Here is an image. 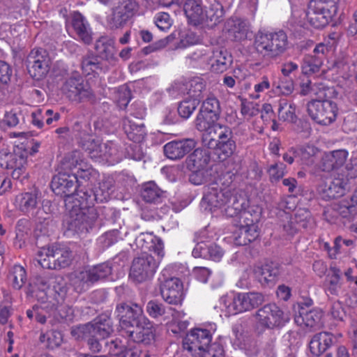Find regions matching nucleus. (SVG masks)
<instances>
[{
    "label": "nucleus",
    "instance_id": "f257e3e1",
    "mask_svg": "<svg viewBox=\"0 0 357 357\" xmlns=\"http://www.w3.org/2000/svg\"><path fill=\"white\" fill-rule=\"evenodd\" d=\"M246 206L245 199L231 187L209 186L201 202V207L215 215L239 216L238 228L231 236L233 243L239 246L245 245L259 236L258 225L245 211Z\"/></svg>",
    "mask_w": 357,
    "mask_h": 357
},
{
    "label": "nucleus",
    "instance_id": "f03ea898",
    "mask_svg": "<svg viewBox=\"0 0 357 357\" xmlns=\"http://www.w3.org/2000/svg\"><path fill=\"white\" fill-rule=\"evenodd\" d=\"M76 176L73 173L59 172L52 181V190L58 195H63L65 205L68 211L66 219L68 229L76 233L87 231L97 219V214L89 204L91 198L85 192H74L77 189Z\"/></svg>",
    "mask_w": 357,
    "mask_h": 357
},
{
    "label": "nucleus",
    "instance_id": "7ed1b4c3",
    "mask_svg": "<svg viewBox=\"0 0 357 357\" xmlns=\"http://www.w3.org/2000/svg\"><path fill=\"white\" fill-rule=\"evenodd\" d=\"M121 335L135 342L149 344L154 338L155 329L150 320L144 315L141 306L121 303L116 308Z\"/></svg>",
    "mask_w": 357,
    "mask_h": 357
},
{
    "label": "nucleus",
    "instance_id": "20e7f679",
    "mask_svg": "<svg viewBox=\"0 0 357 357\" xmlns=\"http://www.w3.org/2000/svg\"><path fill=\"white\" fill-rule=\"evenodd\" d=\"M291 5V16L294 22L303 25L301 14L312 26L317 29L324 27L332 20L337 11V0H312L306 12L302 13L297 8L301 0H289Z\"/></svg>",
    "mask_w": 357,
    "mask_h": 357
},
{
    "label": "nucleus",
    "instance_id": "39448f33",
    "mask_svg": "<svg viewBox=\"0 0 357 357\" xmlns=\"http://www.w3.org/2000/svg\"><path fill=\"white\" fill-rule=\"evenodd\" d=\"M29 152L23 146H15L13 153L6 150L0 151V167L10 170L13 179L21 182L29 178L28 172Z\"/></svg>",
    "mask_w": 357,
    "mask_h": 357
},
{
    "label": "nucleus",
    "instance_id": "423d86ee",
    "mask_svg": "<svg viewBox=\"0 0 357 357\" xmlns=\"http://www.w3.org/2000/svg\"><path fill=\"white\" fill-rule=\"evenodd\" d=\"M112 268L108 264H101L92 268L73 272L70 275V284L77 292L89 289L96 282L111 274Z\"/></svg>",
    "mask_w": 357,
    "mask_h": 357
},
{
    "label": "nucleus",
    "instance_id": "0eeeda50",
    "mask_svg": "<svg viewBox=\"0 0 357 357\" xmlns=\"http://www.w3.org/2000/svg\"><path fill=\"white\" fill-rule=\"evenodd\" d=\"M168 268H164L158 278L160 293L162 299L169 305H181L185 297L183 284L176 277H170Z\"/></svg>",
    "mask_w": 357,
    "mask_h": 357
},
{
    "label": "nucleus",
    "instance_id": "6e6552de",
    "mask_svg": "<svg viewBox=\"0 0 357 357\" xmlns=\"http://www.w3.org/2000/svg\"><path fill=\"white\" fill-rule=\"evenodd\" d=\"M162 258L155 259L148 253H142L133 259L130 271V278L141 283L151 279L155 275Z\"/></svg>",
    "mask_w": 357,
    "mask_h": 357
},
{
    "label": "nucleus",
    "instance_id": "1a4fd4ad",
    "mask_svg": "<svg viewBox=\"0 0 357 357\" xmlns=\"http://www.w3.org/2000/svg\"><path fill=\"white\" fill-rule=\"evenodd\" d=\"M307 111L314 121L324 126L333 123L338 114L337 104L329 100L311 101L307 105Z\"/></svg>",
    "mask_w": 357,
    "mask_h": 357
},
{
    "label": "nucleus",
    "instance_id": "9d476101",
    "mask_svg": "<svg viewBox=\"0 0 357 357\" xmlns=\"http://www.w3.org/2000/svg\"><path fill=\"white\" fill-rule=\"evenodd\" d=\"M86 150L92 159L105 161L112 165L122 158L117 145L112 142L101 144L98 140H93L87 145Z\"/></svg>",
    "mask_w": 357,
    "mask_h": 357
},
{
    "label": "nucleus",
    "instance_id": "9b49d317",
    "mask_svg": "<svg viewBox=\"0 0 357 357\" xmlns=\"http://www.w3.org/2000/svg\"><path fill=\"white\" fill-rule=\"evenodd\" d=\"M255 320L259 332L279 326L287 321L282 310L275 304H268L260 308L256 314Z\"/></svg>",
    "mask_w": 357,
    "mask_h": 357
},
{
    "label": "nucleus",
    "instance_id": "f8f14e48",
    "mask_svg": "<svg viewBox=\"0 0 357 357\" xmlns=\"http://www.w3.org/2000/svg\"><path fill=\"white\" fill-rule=\"evenodd\" d=\"M209 327L208 329L197 328L191 330L183 341V349L192 355H197V351L207 347L216 329L214 324H210Z\"/></svg>",
    "mask_w": 357,
    "mask_h": 357
},
{
    "label": "nucleus",
    "instance_id": "ddd939ff",
    "mask_svg": "<svg viewBox=\"0 0 357 357\" xmlns=\"http://www.w3.org/2000/svg\"><path fill=\"white\" fill-rule=\"evenodd\" d=\"M188 86H190L188 97L182 100L178 107L179 115L184 119H188L193 113L202 98V91L205 87L199 78L190 80L187 84Z\"/></svg>",
    "mask_w": 357,
    "mask_h": 357
},
{
    "label": "nucleus",
    "instance_id": "4468645a",
    "mask_svg": "<svg viewBox=\"0 0 357 357\" xmlns=\"http://www.w3.org/2000/svg\"><path fill=\"white\" fill-rule=\"evenodd\" d=\"M27 68L32 77L42 79L50 68V58L46 51L43 49L32 50L27 57Z\"/></svg>",
    "mask_w": 357,
    "mask_h": 357
},
{
    "label": "nucleus",
    "instance_id": "2eb2a0df",
    "mask_svg": "<svg viewBox=\"0 0 357 357\" xmlns=\"http://www.w3.org/2000/svg\"><path fill=\"white\" fill-rule=\"evenodd\" d=\"M61 90L73 101H82L90 98L92 96L90 87L84 84L82 78L79 75L68 79Z\"/></svg>",
    "mask_w": 357,
    "mask_h": 357
},
{
    "label": "nucleus",
    "instance_id": "dca6fc26",
    "mask_svg": "<svg viewBox=\"0 0 357 357\" xmlns=\"http://www.w3.org/2000/svg\"><path fill=\"white\" fill-rule=\"evenodd\" d=\"M93 333L100 339L108 337L113 332L111 319L105 315L100 317L93 323L73 329L72 335L75 336L79 333Z\"/></svg>",
    "mask_w": 357,
    "mask_h": 357
},
{
    "label": "nucleus",
    "instance_id": "f3484780",
    "mask_svg": "<svg viewBox=\"0 0 357 357\" xmlns=\"http://www.w3.org/2000/svg\"><path fill=\"white\" fill-rule=\"evenodd\" d=\"M137 8V4L135 0H124L113 10L112 15L107 17V22L112 28H118L134 14Z\"/></svg>",
    "mask_w": 357,
    "mask_h": 357
},
{
    "label": "nucleus",
    "instance_id": "a211bd4d",
    "mask_svg": "<svg viewBox=\"0 0 357 357\" xmlns=\"http://www.w3.org/2000/svg\"><path fill=\"white\" fill-rule=\"evenodd\" d=\"M197 142L193 139L174 140L164 146V153L170 160H179L195 148Z\"/></svg>",
    "mask_w": 357,
    "mask_h": 357
},
{
    "label": "nucleus",
    "instance_id": "6ab92c4d",
    "mask_svg": "<svg viewBox=\"0 0 357 357\" xmlns=\"http://www.w3.org/2000/svg\"><path fill=\"white\" fill-rule=\"evenodd\" d=\"M231 55L223 48H212L208 66L209 70L213 73H222L225 72L232 64Z\"/></svg>",
    "mask_w": 357,
    "mask_h": 357
},
{
    "label": "nucleus",
    "instance_id": "aec40b11",
    "mask_svg": "<svg viewBox=\"0 0 357 357\" xmlns=\"http://www.w3.org/2000/svg\"><path fill=\"white\" fill-rule=\"evenodd\" d=\"M138 248L146 253V250H153L159 258L164 256V245L161 239L158 238L151 233H142L135 239Z\"/></svg>",
    "mask_w": 357,
    "mask_h": 357
},
{
    "label": "nucleus",
    "instance_id": "412c9836",
    "mask_svg": "<svg viewBox=\"0 0 357 357\" xmlns=\"http://www.w3.org/2000/svg\"><path fill=\"white\" fill-rule=\"evenodd\" d=\"M348 155L344 149L325 153L321 158L320 169L324 172L337 170L344 164Z\"/></svg>",
    "mask_w": 357,
    "mask_h": 357
},
{
    "label": "nucleus",
    "instance_id": "4be33fe9",
    "mask_svg": "<svg viewBox=\"0 0 357 357\" xmlns=\"http://www.w3.org/2000/svg\"><path fill=\"white\" fill-rule=\"evenodd\" d=\"M347 183L343 178H335L329 183H324L318 188V192L324 199H331L342 196L347 190Z\"/></svg>",
    "mask_w": 357,
    "mask_h": 357
},
{
    "label": "nucleus",
    "instance_id": "5701e85b",
    "mask_svg": "<svg viewBox=\"0 0 357 357\" xmlns=\"http://www.w3.org/2000/svg\"><path fill=\"white\" fill-rule=\"evenodd\" d=\"M232 131L229 127L218 122L211 131L206 134L202 143L208 149H215L217 142L227 140L232 137Z\"/></svg>",
    "mask_w": 357,
    "mask_h": 357
},
{
    "label": "nucleus",
    "instance_id": "b1692460",
    "mask_svg": "<svg viewBox=\"0 0 357 357\" xmlns=\"http://www.w3.org/2000/svg\"><path fill=\"white\" fill-rule=\"evenodd\" d=\"M323 312L320 309L308 310L306 307L298 305V312L295 316V322L302 326L314 327L319 324Z\"/></svg>",
    "mask_w": 357,
    "mask_h": 357
},
{
    "label": "nucleus",
    "instance_id": "393cba45",
    "mask_svg": "<svg viewBox=\"0 0 357 357\" xmlns=\"http://www.w3.org/2000/svg\"><path fill=\"white\" fill-rule=\"evenodd\" d=\"M72 26L77 37L86 44H89L92 40V33L89 24L85 17L79 12L72 14Z\"/></svg>",
    "mask_w": 357,
    "mask_h": 357
},
{
    "label": "nucleus",
    "instance_id": "a878e982",
    "mask_svg": "<svg viewBox=\"0 0 357 357\" xmlns=\"http://www.w3.org/2000/svg\"><path fill=\"white\" fill-rule=\"evenodd\" d=\"M38 202V192L36 190L22 192L15 199V207L24 213H33Z\"/></svg>",
    "mask_w": 357,
    "mask_h": 357
},
{
    "label": "nucleus",
    "instance_id": "bb28decb",
    "mask_svg": "<svg viewBox=\"0 0 357 357\" xmlns=\"http://www.w3.org/2000/svg\"><path fill=\"white\" fill-rule=\"evenodd\" d=\"M96 50L98 54L110 64L116 63L117 59L114 39L108 36L100 37L96 43Z\"/></svg>",
    "mask_w": 357,
    "mask_h": 357
},
{
    "label": "nucleus",
    "instance_id": "cd10ccee",
    "mask_svg": "<svg viewBox=\"0 0 357 357\" xmlns=\"http://www.w3.org/2000/svg\"><path fill=\"white\" fill-rule=\"evenodd\" d=\"M210 160V154L203 149H197L186 160L187 168L192 172H199L204 169Z\"/></svg>",
    "mask_w": 357,
    "mask_h": 357
},
{
    "label": "nucleus",
    "instance_id": "c85d7f7f",
    "mask_svg": "<svg viewBox=\"0 0 357 357\" xmlns=\"http://www.w3.org/2000/svg\"><path fill=\"white\" fill-rule=\"evenodd\" d=\"M287 47V35L283 31L271 32L267 56L275 58L284 52Z\"/></svg>",
    "mask_w": 357,
    "mask_h": 357
},
{
    "label": "nucleus",
    "instance_id": "c756f323",
    "mask_svg": "<svg viewBox=\"0 0 357 357\" xmlns=\"http://www.w3.org/2000/svg\"><path fill=\"white\" fill-rule=\"evenodd\" d=\"M208 3L210 6L206 7L204 11L202 24L213 26L222 20L225 11L222 2L215 1Z\"/></svg>",
    "mask_w": 357,
    "mask_h": 357
},
{
    "label": "nucleus",
    "instance_id": "7c9ffc66",
    "mask_svg": "<svg viewBox=\"0 0 357 357\" xmlns=\"http://www.w3.org/2000/svg\"><path fill=\"white\" fill-rule=\"evenodd\" d=\"M333 343V335L326 332L317 333L310 342V350L316 356L322 354Z\"/></svg>",
    "mask_w": 357,
    "mask_h": 357
},
{
    "label": "nucleus",
    "instance_id": "2f4dec72",
    "mask_svg": "<svg viewBox=\"0 0 357 357\" xmlns=\"http://www.w3.org/2000/svg\"><path fill=\"white\" fill-rule=\"evenodd\" d=\"M219 117L215 114H209L202 112H199L195 121V128L202 133V140L204 142L206 134L211 130L218 123Z\"/></svg>",
    "mask_w": 357,
    "mask_h": 357
},
{
    "label": "nucleus",
    "instance_id": "473e14b6",
    "mask_svg": "<svg viewBox=\"0 0 357 357\" xmlns=\"http://www.w3.org/2000/svg\"><path fill=\"white\" fill-rule=\"evenodd\" d=\"M237 297L240 313L251 310L264 301L262 294L256 292L238 293Z\"/></svg>",
    "mask_w": 357,
    "mask_h": 357
},
{
    "label": "nucleus",
    "instance_id": "72a5a7b5",
    "mask_svg": "<svg viewBox=\"0 0 357 357\" xmlns=\"http://www.w3.org/2000/svg\"><path fill=\"white\" fill-rule=\"evenodd\" d=\"M254 272L261 284L273 283L279 275L278 267L273 263L257 266L255 268Z\"/></svg>",
    "mask_w": 357,
    "mask_h": 357
},
{
    "label": "nucleus",
    "instance_id": "f704fd0d",
    "mask_svg": "<svg viewBox=\"0 0 357 357\" xmlns=\"http://www.w3.org/2000/svg\"><path fill=\"white\" fill-rule=\"evenodd\" d=\"M186 314L183 311L173 310L172 320L168 322V330L174 334H179L184 332L188 327L189 322L185 320Z\"/></svg>",
    "mask_w": 357,
    "mask_h": 357
},
{
    "label": "nucleus",
    "instance_id": "c9c22d12",
    "mask_svg": "<svg viewBox=\"0 0 357 357\" xmlns=\"http://www.w3.org/2000/svg\"><path fill=\"white\" fill-rule=\"evenodd\" d=\"M186 17L195 25L202 24L204 11L200 5L195 0H188L184 5Z\"/></svg>",
    "mask_w": 357,
    "mask_h": 357
},
{
    "label": "nucleus",
    "instance_id": "e433bc0d",
    "mask_svg": "<svg viewBox=\"0 0 357 357\" xmlns=\"http://www.w3.org/2000/svg\"><path fill=\"white\" fill-rule=\"evenodd\" d=\"M212 48L202 47L196 50L188 57L189 65L194 68H204L208 65Z\"/></svg>",
    "mask_w": 357,
    "mask_h": 357
},
{
    "label": "nucleus",
    "instance_id": "4c0bfd02",
    "mask_svg": "<svg viewBox=\"0 0 357 357\" xmlns=\"http://www.w3.org/2000/svg\"><path fill=\"white\" fill-rule=\"evenodd\" d=\"M278 116L284 121L294 122L296 119L294 103L281 99L279 102Z\"/></svg>",
    "mask_w": 357,
    "mask_h": 357
},
{
    "label": "nucleus",
    "instance_id": "58836bf2",
    "mask_svg": "<svg viewBox=\"0 0 357 357\" xmlns=\"http://www.w3.org/2000/svg\"><path fill=\"white\" fill-rule=\"evenodd\" d=\"M54 264H55L54 269L64 268L70 264L72 254L67 248L54 245Z\"/></svg>",
    "mask_w": 357,
    "mask_h": 357
},
{
    "label": "nucleus",
    "instance_id": "ea45409f",
    "mask_svg": "<svg viewBox=\"0 0 357 357\" xmlns=\"http://www.w3.org/2000/svg\"><path fill=\"white\" fill-rule=\"evenodd\" d=\"M237 294L231 293L220 298V303L222 308L228 315H234L240 313L238 304Z\"/></svg>",
    "mask_w": 357,
    "mask_h": 357
},
{
    "label": "nucleus",
    "instance_id": "a19ab883",
    "mask_svg": "<svg viewBox=\"0 0 357 357\" xmlns=\"http://www.w3.org/2000/svg\"><path fill=\"white\" fill-rule=\"evenodd\" d=\"M54 245L43 247L38 252V262L44 268L54 269Z\"/></svg>",
    "mask_w": 357,
    "mask_h": 357
},
{
    "label": "nucleus",
    "instance_id": "79ce46f5",
    "mask_svg": "<svg viewBox=\"0 0 357 357\" xmlns=\"http://www.w3.org/2000/svg\"><path fill=\"white\" fill-rule=\"evenodd\" d=\"M80 167H77V170L73 173L76 176V182L82 183L81 180L93 181L98 177V172L91 167L90 165L85 162H81Z\"/></svg>",
    "mask_w": 357,
    "mask_h": 357
},
{
    "label": "nucleus",
    "instance_id": "37998d69",
    "mask_svg": "<svg viewBox=\"0 0 357 357\" xmlns=\"http://www.w3.org/2000/svg\"><path fill=\"white\" fill-rule=\"evenodd\" d=\"M227 30L232 33L236 39L241 40L246 37L248 26L241 19H231L227 22Z\"/></svg>",
    "mask_w": 357,
    "mask_h": 357
},
{
    "label": "nucleus",
    "instance_id": "c03bdc74",
    "mask_svg": "<svg viewBox=\"0 0 357 357\" xmlns=\"http://www.w3.org/2000/svg\"><path fill=\"white\" fill-rule=\"evenodd\" d=\"M322 65L321 56L306 55L303 58L301 66L302 72L305 75H311L318 72Z\"/></svg>",
    "mask_w": 357,
    "mask_h": 357
},
{
    "label": "nucleus",
    "instance_id": "a18cd8bd",
    "mask_svg": "<svg viewBox=\"0 0 357 357\" xmlns=\"http://www.w3.org/2000/svg\"><path fill=\"white\" fill-rule=\"evenodd\" d=\"M81 162H85L82 159V153L78 151H75L68 154L62 162V168L64 170L72 171L73 173L77 170L80 167Z\"/></svg>",
    "mask_w": 357,
    "mask_h": 357
},
{
    "label": "nucleus",
    "instance_id": "49530a36",
    "mask_svg": "<svg viewBox=\"0 0 357 357\" xmlns=\"http://www.w3.org/2000/svg\"><path fill=\"white\" fill-rule=\"evenodd\" d=\"M26 271L20 265H15L10 273L8 279L13 288L20 289L26 281Z\"/></svg>",
    "mask_w": 357,
    "mask_h": 357
},
{
    "label": "nucleus",
    "instance_id": "de8ad7c7",
    "mask_svg": "<svg viewBox=\"0 0 357 357\" xmlns=\"http://www.w3.org/2000/svg\"><path fill=\"white\" fill-rule=\"evenodd\" d=\"M40 340L44 343L49 349H55L59 347L63 342L61 333L56 331H50L45 333H42L40 336Z\"/></svg>",
    "mask_w": 357,
    "mask_h": 357
},
{
    "label": "nucleus",
    "instance_id": "09e8293b",
    "mask_svg": "<svg viewBox=\"0 0 357 357\" xmlns=\"http://www.w3.org/2000/svg\"><path fill=\"white\" fill-rule=\"evenodd\" d=\"M319 153V151L312 145H306L298 151V158L306 165L313 164Z\"/></svg>",
    "mask_w": 357,
    "mask_h": 357
},
{
    "label": "nucleus",
    "instance_id": "8fccbe9b",
    "mask_svg": "<svg viewBox=\"0 0 357 357\" xmlns=\"http://www.w3.org/2000/svg\"><path fill=\"white\" fill-rule=\"evenodd\" d=\"M271 32L259 31L255 38L256 50L264 56H267Z\"/></svg>",
    "mask_w": 357,
    "mask_h": 357
},
{
    "label": "nucleus",
    "instance_id": "3c124183",
    "mask_svg": "<svg viewBox=\"0 0 357 357\" xmlns=\"http://www.w3.org/2000/svg\"><path fill=\"white\" fill-rule=\"evenodd\" d=\"M160 194V190L154 182H148L142 187V197L146 202H156Z\"/></svg>",
    "mask_w": 357,
    "mask_h": 357
},
{
    "label": "nucleus",
    "instance_id": "603ef678",
    "mask_svg": "<svg viewBox=\"0 0 357 357\" xmlns=\"http://www.w3.org/2000/svg\"><path fill=\"white\" fill-rule=\"evenodd\" d=\"M286 169V165L281 162H277L270 165L267 167V173L270 181L271 183L278 182L287 173Z\"/></svg>",
    "mask_w": 357,
    "mask_h": 357
},
{
    "label": "nucleus",
    "instance_id": "864d4df0",
    "mask_svg": "<svg viewBox=\"0 0 357 357\" xmlns=\"http://www.w3.org/2000/svg\"><path fill=\"white\" fill-rule=\"evenodd\" d=\"M200 112L209 114H215L220 117V107L219 100L213 96H208L202 103Z\"/></svg>",
    "mask_w": 357,
    "mask_h": 357
},
{
    "label": "nucleus",
    "instance_id": "5fc2aeb1",
    "mask_svg": "<svg viewBox=\"0 0 357 357\" xmlns=\"http://www.w3.org/2000/svg\"><path fill=\"white\" fill-rule=\"evenodd\" d=\"M271 87V82L266 75L262 76L253 86V91L250 93V97L254 100H258L261 95Z\"/></svg>",
    "mask_w": 357,
    "mask_h": 357
},
{
    "label": "nucleus",
    "instance_id": "6e6d98bb",
    "mask_svg": "<svg viewBox=\"0 0 357 357\" xmlns=\"http://www.w3.org/2000/svg\"><path fill=\"white\" fill-rule=\"evenodd\" d=\"M195 357H224L223 347L220 344L213 343L204 347L203 350L197 351Z\"/></svg>",
    "mask_w": 357,
    "mask_h": 357
},
{
    "label": "nucleus",
    "instance_id": "4d7b16f0",
    "mask_svg": "<svg viewBox=\"0 0 357 357\" xmlns=\"http://www.w3.org/2000/svg\"><path fill=\"white\" fill-rule=\"evenodd\" d=\"M342 284L340 278L337 271H335L331 275L325 284V291L326 293L337 296L340 291Z\"/></svg>",
    "mask_w": 357,
    "mask_h": 357
},
{
    "label": "nucleus",
    "instance_id": "13d9d810",
    "mask_svg": "<svg viewBox=\"0 0 357 357\" xmlns=\"http://www.w3.org/2000/svg\"><path fill=\"white\" fill-rule=\"evenodd\" d=\"M236 142L232 137L220 142H217V149L220 151V154L223 155V158H227L232 155L236 150Z\"/></svg>",
    "mask_w": 357,
    "mask_h": 357
},
{
    "label": "nucleus",
    "instance_id": "bf43d9fd",
    "mask_svg": "<svg viewBox=\"0 0 357 357\" xmlns=\"http://www.w3.org/2000/svg\"><path fill=\"white\" fill-rule=\"evenodd\" d=\"M146 310L151 317L158 318L165 314L166 307L156 301H150L146 304Z\"/></svg>",
    "mask_w": 357,
    "mask_h": 357
},
{
    "label": "nucleus",
    "instance_id": "052dcab7",
    "mask_svg": "<svg viewBox=\"0 0 357 357\" xmlns=\"http://www.w3.org/2000/svg\"><path fill=\"white\" fill-rule=\"evenodd\" d=\"M133 126H135V130H136L135 132L131 130L130 128L128 126H125V132L130 140L135 142H139L142 140L145 136L144 128L142 124H133Z\"/></svg>",
    "mask_w": 357,
    "mask_h": 357
},
{
    "label": "nucleus",
    "instance_id": "680f3d73",
    "mask_svg": "<svg viewBox=\"0 0 357 357\" xmlns=\"http://www.w3.org/2000/svg\"><path fill=\"white\" fill-rule=\"evenodd\" d=\"M155 24L162 31H167L172 25L169 15L167 13H158L155 17Z\"/></svg>",
    "mask_w": 357,
    "mask_h": 357
},
{
    "label": "nucleus",
    "instance_id": "e2e57ef3",
    "mask_svg": "<svg viewBox=\"0 0 357 357\" xmlns=\"http://www.w3.org/2000/svg\"><path fill=\"white\" fill-rule=\"evenodd\" d=\"M328 313L334 319L342 320L345 316V311L342 303L339 301L331 303Z\"/></svg>",
    "mask_w": 357,
    "mask_h": 357
},
{
    "label": "nucleus",
    "instance_id": "0e129e2a",
    "mask_svg": "<svg viewBox=\"0 0 357 357\" xmlns=\"http://www.w3.org/2000/svg\"><path fill=\"white\" fill-rule=\"evenodd\" d=\"M118 102L121 107H126L129 103L130 97V91L126 86H121L118 89Z\"/></svg>",
    "mask_w": 357,
    "mask_h": 357
},
{
    "label": "nucleus",
    "instance_id": "69168bd1",
    "mask_svg": "<svg viewBox=\"0 0 357 357\" xmlns=\"http://www.w3.org/2000/svg\"><path fill=\"white\" fill-rule=\"evenodd\" d=\"M241 112L244 118L249 119L252 116L257 115L259 109L253 102H243L241 104Z\"/></svg>",
    "mask_w": 357,
    "mask_h": 357
},
{
    "label": "nucleus",
    "instance_id": "338daca9",
    "mask_svg": "<svg viewBox=\"0 0 357 357\" xmlns=\"http://www.w3.org/2000/svg\"><path fill=\"white\" fill-rule=\"evenodd\" d=\"M82 68L83 73L86 75H89L93 73H97L99 65L98 63L96 62V59L88 58L83 60Z\"/></svg>",
    "mask_w": 357,
    "mask_h": 357
},
{
    "label": "nucleus",
    "instance_id": "774afa93",
    "mask_svg": "<svg viewBox=\"0 0 357 357\" xmlns=\"http://www.w3.org/2000/svg\"><path fill=\"white\" fill-rule=\"evenodd\" d=\"M276 88L280 91V93L284 96L290 95L294 89V84L292 79H280Z\"/></svg>",
    "mask_w": 357,
    "mask_h": 357
}]
</instances>
